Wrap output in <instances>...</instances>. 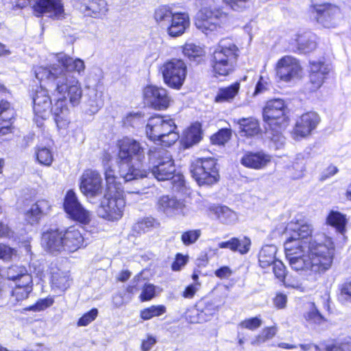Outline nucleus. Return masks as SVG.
<instances>
[{"label": "nucleus", "instance_id": "obj_1", "mask_svg": "<svg viewBox=\"0 0 351 351\" xmlns=\"http://www.w3.org/2000/svg\"><path fill=\"white\" fill-rule=\"evenodd\" d=\"M324 243L311 242L302 245L303 241L286 240L285 250L286 258L292 269L302 272L308 280L315 281L321 274L328 270L332 265L334 256V244L327 237Z\"/></svg>", "mask_w": 351, "mask_h": 351}, {"label": "nucleus", "instance_id": "obj_2", "mask_svg": "<svg viewBox=\"0 0 351 351\" xmlns=\"http://www.w3.org/2000/svg\"><path fill=\"white\" fill-rule=\"evenodd\" d=\"M56 60L59 64H53L50 68L35 67V76L40 82L45 81L48 88L67 93L70 104L76 106L80 103L82 90L79 80L71 71L83 75L86 68L84 62L80 58L73 59L64 53L56 54Z\"/></svg>", "mask_w": 351, "mask_h": 351}, {"label": "nucleus", "instance_id": "obj_3", "mask_svg": "<svg viewBox=\"0 0 351 351\" xmlns=\"http://www.w3.org/2000/svg\"><path fill=\"white\" fill-rule=\"evenodd\" d=\"M118 165L119 174L124 182L136 181L147 177L145 168L144 148L134 138L125 137L118 142Z\"/></svg>", "mask_w": 351, "mask_h": 351}, {"label": "nucleus", "instance_id": "obj_4", "mask_svg": "<svg viewBox=\"0 0 351 351\" xmlns=\"http://www.w3.org/2000/svg\"><path fill=\"white\" fill-rule=\"evenodd\" d=\"M40 243L47 252L55 255L74 252L85 246L84 238L75 226H70L64 230L51 229L44 232Z\"/></svg>", "mask_w": 351, "mask_h": 351}, {"label": "nucleus", "instance_id": "obj_5", "mask_svg": "<svg viewBox=\"0 0 351 351\" xmlns=\"http://www.w3.org/2000/svg\"><path fill=\"white\" fill-rule=\"evenodd\" d=\"M286 110L285 103L281 99L268 101L263 110L265 136L276 149L282 148L285 143L282 131L289 125Z\"/></svg>", "mask_w": 351, "mask_h": 351}, {"label": "nucleus", "instance_id": "obj_6", "mask_svg": "<svg viewBox=\"0 0 351 351\" xmlns=\"http://www.w3.org/2000/svg\"><path fill=\"white\" fill-rule=\"evenodd\" d=\"M106 190L101 202L99 215L108 220L120 219L125 207L124 189L119 178L115 176L114 171L108 167L105 171Z\"/></svg>", "mask_w": 351, "mask_h": 351}, {"label": "nucleus", "instance_id": "obj_7", "mask_svg": "<svg viewBox=\"0 0 351 351\" xmlns=\"http://www.w3.org/2000/svg\"><path fill=\"white\" fill-rule=\"evenodd\" d=\"M149 164L147 175L151 172L158 181L173 179V188L180 191L184 186L185 182L182 176L174 177L176 168L172 156L169 152L158 147H152L148 152Z\"/></svg>", "mask_w": 351, "mask_h": 351}, {"label": "nucleus", "instance_id": "obj_8", "mask_svg": "<svg viewBox=\"0 0 351 351\" xmlns=\"http://www.w3.org/2000/svg\"><path fill=\"white\" fill-rule=\"evenodd\" d=\"M176 130L174 120L169 117H152L146 125L147 136L165 147L172 145L180 138Z\"/></svg>", "mask_w": 351, "mask_h": 351}, {"label": "nucleus", "instance_id": "obj_9", "mask_svg": "<svg viewBox=\"0 0 351 351\" xmlns=\"http://www.w3.org/2000/svg\"><path fill=\"white\" fill-rule=\"evenodd\" d=\"M239 50L230 39H223L213 53V68L215 74L226 76L234 69Z\"/></svg>", "mask_w": 351, "mask_h": 351}, {"label": "nucleus", "instance_id": "obj_10", "mask_svg": "<svg viewBox=\"0 0 351 351\" xmlns=\"http://www.w3.org/2000/svg\"><path fill=\"white\" fill-rule=\"evenodd\" d=\"M190 171L199 185L213 184L219 178L217 162L212 158L197 159L191 164Z\"/></svg>", "mask_w": 351, "mask_h": 351}, {"label": "nucleus", "instance_id": "obj_11", "mask_svg": "<svg viewBox=\"0 0 351 351\" xmlns=\"http://www.w3.org/2000/svg\"><path fill=\"white\" fill-rule=\"evenodd\" d=\"M228 19L227 14L217 8H202L195 21V26L205 34L222 29Z\"/></svg>", "mask_w": 351, "mask_h": 351}, {"label": "nucleus", "instance_id": "obj_12", "mask_svg": "<svg viewBox=\"0 0 351 351\" xmlns=\"http://www.w3.org/2000/svg\"><path fill=\"white\" fill-rule=\"evenodd\" d=\"M160 72L162 75L165 84L172 88L178 90L184 82L187 69L182 60L173 58L161 65Z\"/></svg>", "mask_w": 351, "mask_h": 351}, {"label": "nucleus", "instance_id": "obj_13", "mask_svg": "<svg viewBox=\"0 0 351 351\" xmlns=\"http://www.w3.org/2000/svg\"><path fill=\"white\" fill-rule=\"evenodd\" d=\"M64 208L69 217L80 223L88 224L91 221L92 215L78 201L75 192L69 190L64 197Z\"/></svg>", "mask_w": 351, "mask_h": 351}, {"label": "nucleus", "instance_id": "obj_14", "mask_svg": "<svg viewBox=\"0 0 351 351\" xmlns=\"http://www.w3.org/2000/svg\"><path fill=\"white\" fill-rule=\"evenodd\" d=\"M276 71L280 80L289 82L300 77L302 69L298 60L291 56H285L278 61Z\"/></svg>", "mask_w": 351, "mask_h": 351}, {"label": "nucleus", "instance_id": "obj_15", "mask_svg": "<svg viewBox=\"0 0 351 351\" xmlns=\"http://www.w3.org/2000/svg\"><path fill=\"white\" fill-rule=\"evenodd\" d=\"M312 13L317 23L326 28L335 27L339 21V9L330 4H317L312 7Z\"/></svg>", "mask_w": 351, "mask_h": 351}, {"label": "nucleus", "instance_id": "obj_16", "mask_svg": "<svg viewBox=\"0 0 351 351\" xmlns=\"http://www.w3.org/2000/svg\"><path fill=\"white\" fill-rule=\"evenodd\" d=\"M80 182V191L86 197H94L102 193V179L97 171H85Z\"/></svg>", "mask_w": 351, "mask_h": 351}, {"label": "nucleus", "instance_id": "obj_17", "mask_svg": "<svg viewBox=\"0 0 351 351\" xmlns=\"http://www.w3.org/2000/svg\"><path fill=\"white\" fill-rule=\"evenodd\" d=\"M156 208L158 211L169 217L177 215L185 216L188 212L183 200L170 195L160 197L157 201Z\"/></svg>", "mask_w": 351, "mask_h": 351}, {"label": "nucleus", "instance_id": "obj_18", "mask_svg": "<svg viewBox=\"0 0 351 351\" xmlns=\"http://www.w3.org/2000/svg\"><path fill=\"white\" fill-rule=\"evenodd\" d=\"M289 229L293 231V234L287 240H300L303 241L304 243L302 245H308V243L314 241L324 243V234H319L316 237H312V226L306 221L295 222L291 221L289 224Z\"/></svg>", "mask_w": 351, "mask_h": 351}, {"label": "nucleus", "instance_id": "obj_19", "mask_svg": "<svg viewBox=\"0 0 351 351\" xmlns=\"http://www.w3.org/2000/svg\"><path fill=\"white\" fill-rule=\"evenodd\" d=\"M143 97L146 103L156 110L166 109L170 102L167 90L153 85L144 88Z\"/></svg>", "mask_w": 351, "mask_h": 351}, {"label": "nucleus", "instance_id": "obj_20", "mask_svg": "<svg viewBox=\"0 0 351 351\" xmlns=\"http://www.w3.org/2000/svg\"><path fill=\"white\" fill-rule=\"evenodd\" d=\"M53 94H57L60 97L58 98L53 104L51 105L50 111L54 117L57 127L59 129L66 128L69 123V110L66 104L67 99L69 97L67 93H60L52 88H49Z\"/></svg>", "mask_w": 351, "mask_h": 351}, {"label": "nucleus", "instance_id": "obj_21", "mask_svg": "<svg viewBox=\"0 0 351 351\" xmlns=\"http://www.w3.org/2000/svg\"><path fill=\"white\" fill-rule=\"evenodd\" d=\"M29 3L34 2V10L38 16L47 13L49 16L56 19L64 17V10L62 0H27Z\"/></svg>", "mask_w": 351, "mask_h": 351}, {"label": "nucleus", "instance_id": "obj_22", "mask_svg": "<svg viewBox=\"0 0 351 351\" xmlns=\"http://www.w3.org/2000/svg\"><path fill=\"white\" fill-rule=\"evenodd\" d=\"M320 122V118L315 112L303 114L296 121L293 134L296 137L304 138L311 134Z\"/></svg>", "mask_w": 351, "mask_h": 351}, {"label": "nucleus", "instance_id": "obj_23", "mask_svg": "<svg viewBox=\"0 0 351 351\" xmlns=\"http://www.w3.org/2000/svg\"><path fill=\"white\" fill-rule=\"evenodd\" d=\"M33 110L35 114L42 119H46L51 114V99L48 90L40 86L32 97Z\"/></svg>", "mask_w": 351, "mask_h": 351}, {"label": "nucleus", "instance_id": "obj_24", "mask_svg": "<svg viewBox=\"0 0 351 351\" xmlns=\"http://www.w3.org/2000/svg\"><path fill=\"white\" fill-rule=\"evenodd\" d=\"M271 156L263 151L247 152L241 158V164L247 168L263 169L271 162Z\"/></svg>", "mask_w": 351, "mask_h": 351}, {"label": "nucleus", "instance_id": "obj_25", "mask_svg": "<svg viewBox=\"0 0 351 351\" xmlns=\"http://www.w3.org/2000/svg\"><path fill=\"white\" fill-rule=\"evenodd\" d=\"M330 69L328 64L321 61L310 62V82L311 90L315 91L322 85L326 76L328 74Z\"/></svg>", "mask_w": 351, "mask_h": 351}, {"label": "nucleus", "instance_id": "obj_26", "mask_svg": "<svg viewBox=\"0 0 351 351\" xmlns=\"http://www.w3.org/2000/svg\"><path fill=\"white\" fill-rule=\"evenodd\" d=\"M190 18L186 12H175L169 25L167 27V32L171 37L182 36L190 27Z\"/></svg>", "mask_w": 351, "mask_h": 351}, {"label": "nucleus", "instance_id": "obj_27", "mask_svg": "<svg viewBox=\"0 0 351 351\" xmlns=\"http://www.w3.org/2000/svg\"><path fill=\"white\" fill-rule=\"evenodd\" d=\"M15 116L14 109L5 100L0 101V136L11 132V121Z\"/></svg>", "mask_w": 351, "mask_h": 351}, {"label": "nucleus", "instance_id": "obj_28", "mask_svg": "<svg viewBox=\"0 0 351 351\" xmlns=\"http://www.w3.org/2000/svg\"><path fill=\"white\" fill-rule=\"evenodd\" d=\"M51 204L46 199L38 200L25 213V220L30 224L37 223L50 210Z\"/></svg>", "mask_w": 351, "mask_h": 351}, {"label": "nucleus", "instance_id": "obj_29", "mask_svg": "<svg viewBox=\"0 0 351 351\" xmlns=\"http://www.w3.org/2000/svg\"><path fill=\"white\" fill-rule=\"evenodd\" d=\"M82 8L87 14L94 18H102L108 12L106 0H82Z\"/></svg>", "mask_w": 351, "mask_h": 351}, {"label": "nucleus", "instance_id": "obj_30", "mask_svg": "<svg viewBox=\"0 0 351 351\" xmlns=\"http://www.w3.org/2000/svg\"><path fill=\"white\" fill-rule=\"evenodd\" d=\"M218 246L219 248H228L233 252L238 251L241 254H245L250 251L251 241L246 237L242 239L232 237L227 241L219 243Z\"/></svg>", "mask_w": 351, "mask_h": 351}, {"label": "nucleus", "instance_id": "obj_31", "mask_svg": "<svg viewBox=\"0 0 351 351\" xmlns=\"http://www.w3.org/2000/svg\"><path fill=\"white\" fill-rule=\"evenodd\" d=\"M202 138L199 124H193L187 128L181 138V143L184 148H189L198 143Z\"/></svg>", "mask_w": 351, "mask_h": 351}, {"label": "nucleus", "instance_id": "obj_32", "mask_svg": "<svg viewBox=\"0 0 351 351\" xmlns=\"http://www.w3.org/2000/svg\"><path fill=\"white\" fill-rule=\"evenodd\" d=\"M240 89V83L234 82L232 84L219 89L215 101L217 103L231 102L237 95Z\"/></svg>", "mask_w": 351, "mask_h": 351}, {"label": "nucleus", "instance_id": "obj_33", "mask_svg": "<svg viewBox=\"0 0 351 351\" xmlns=\"http://www.w3.org/2000/svg\"><path fill=\"white\" fill-rule=\"evenodd\" d=\"M32 291V282L25 283L23 281L16 282L12 290L11 300L12 302L19 303L28 298Z\"/></svg>", "mask_w": 351, "mask_h": 351}, {"label": "nucleus", "instance_id": "obj_34", "mask_svg": "<svg viewBox=\"0 0 351 351\" xmlns=\"http://www.w3.org/2000/svg\"><path fill=\"white\" fill-rule=\"evenodd\" d=\"M277 248L275 245H267L262 247L258 254L259 265L262 268L271 266L277 259L276 254Z\"/></svg>", "mask_w": 351, "mask_h": 351}, {"label": "nucleus", "instance_id": "obj_35", "mask_svg": "<svg viewBox=\"0 0 351 351\" xmlns=\"http://www.w3.org/2000/svg\"><path fill=\"white\" fill-rule=\"evenodd\" d=\"M7 277L14 281H23L25 283H32V276L28 274L27 269L21 265H12L7 270Z\"/></svg>", "mask_w": 351, "mask_h": 351}, {"label": "nucleus", "instance_id": "obj_36", "mask_svg": "<svg viewBox=\"0 0 351 351\" xmlns=\"http://www.w3.org/2000/svg\"><path fill=\"white\" fill-rule=\"evenodd\" d=\"M174 13L169 5H160L155 10L154 18L159 26L167 28Z\"/></svg>", "mask_w": 351, "mask_h": 351}, {"label": "nucleus", "instance_id": "obj_37", "mask_svg": "<svg viewBox=\"0 0 351 351\" xmlns=\"http://www.w3.org/2000/svg\"><path fill=\"white\" fill-rule=\"evenodd\" d=\"M298 49L303 53H309L317 47L316 36L311 32L299 35L297 38Z\"/></svg>", "mask_w": 351, "mask_h": 351}, {"label": "nucleus", "instance_id": "obj_38", "mask_svg": "<svg viewBox=\"0 0 351 351\" xmlns=\"http://www.w3.org/2000/svg\"><path fill=\"white\" fill-rule=\"evenodd\" d=\"M239 124L244 136H254L260 132L259 124L254 118L241 119L239 121Z\"/></svg>", "mask_w": 351, "mask_h": 351}, {"label": "nucleus", "instance_id": "obj_39", "mask_svg": "<svg viewBox=\"0 0 351 351\" xmlns=\"http://www.w3.org/2000/svg\"><path fill=\"white\" fill-rule=\"evenodd\" d=\"M215 213L218 219L226 224L234 223L238 220L237 214L226 206L216 207Z\"/></svg>", "mask_w": 351, "mask_h": 351}, {"label": "nucleus", "instance_id": "obj_40", "mask_svg": "<svg viewBox=\"0 0 351 351\" xmlns=\"http://www.w3.org/2000/svg\"><path fill=\"white\" fill-rule=\"evenodd\" d=\"M327 222L329 225L335 227L339 232L343 233L345 231L346 218L341 213L334 210L330 211L327 217Z\"/></svg>", "mask_w": 351, "mask_h": 351}, {"label": "nucleus", "instance_id": "obj_41", "mask_svg": "<svg viewBox=\"0 0 351 351\" xmlns=\"http://www.w3.org/2000/svg\"><path fill=\"white\" fill-rule=\"evenodd\" d=\"M88 99L86 102V112L90 114H95L101 108L102 103L100 96L98 95L97 90L90 89L88 93Z\"/></svg>", "mask_w": 351, "mask_h": 351}, {"label": "nucleus", "instance_id": "obj_42", "mask_svg": "<svg viewBox=\"0 0 351 351\" xmlns=\"http://www.w3.org/2000/svg\"><path fill=\"white\" fill-rule=\"evenodd\" d=\"M167 308L164 305H152L141 311V317L143 320H149L154 317H158L166 313Z\"/></svg>", "mask_w": 351, "mask_h": 351}, {"label": "nucleus", "instance_id": "obj_43", "mask_svg": "<svg viewBox=\"0 0 351 351\" xmlns=\"http://www.w3.org/2000/svg\"><path fill=\"white\" fill-rule=\"evenodd\" d=\"M158 225L156 221L152 217H146L136 223L134 230L138 234L145 233L150 231Z\"/></svg>", "mask_w": 351, "mask_h": 351}, {"label": "nucleus", "instance_id": "obj_44", "mask_svg": "<svg viewBox=\"0 0 351 351\" xmlns=\"http://www.w3.org/2000/svg\"><path fill=\"white\" fill-rule=\"evenodd\" d=\"M277 331L278 328L276 326L263 328L261 333L252 341V344L260 345L261 343L272 339L276 335Z\"/></svg>", "mask_w": 351, "mask_h": 351}, {"label": "nucleus", "instance_id": "obj_45", "mask_svg": "<svg viewBox=\"0 0 351 351\" xmlns=\"http://www.w3.org/2000/svg\"><path fill=\"white\" fill-rule=\"evenodd\" d=\"M52 284L60 289L64 291L70 286L69 277L66 274L56 273L52 276Z\"/></svg>", "mask_w": 351, "mask_h": 351}, {"label": "nucleus", "instance_id": "obj_46", "mask_svg": "<svg viewBox=\"0 0 351 351\" xmlns=\"http://www.w3.org/2000/svg\"><path fill=\"white\" fill-rule=\"evenodd\" d=\"M183 53L189 59L200 58L204 54V50L200 47L193 43H186L183 47Z\"/></svg>", "mask_w": 351, "mask_h": 351}, {"label": "nucleus", "instance_id": "obj_47", "mask_svg": "<svg viewBox=\"0 0 351 351\" xmlns=\"http://www.w3.org/2000/svg\"><path fill=\"white\" fill-rule=\"evenodd\" d=\"M219 311V307L213 301L206 302L204 307L199 315L201 317L198 319V322H203L209 319V318Z\"/></svg>", "mask_w": 351, "mask_h": 351}, {"label": "nucleus", "instance_id": "obj_48", "mask_svg": "<svg viewBox=\"0 0 351 351\" xmlns=\"http://www.w3.org/2000/svg\"><path fill=\"white\" fill-rule=\"evenodd\" d=\"M36 158L40 164L49 166L53 161V154L47 147L38 148Z\"/></svg>", "mask_w": 351, "mask_h": 351}, {"label": "nucleus", "instance_id": "obj_49", "mask_svg": "<svg viewBox=\"0 0 351 351\" xmlns=\"http://www.w3.org/2000/svg\"><path fill=\"white\" fill-rule=\"evenodd\" d=\"M202 232L200 230H190L184 232L181 235V241L185 245H190L195 243L200 237Z\"/></svg>", "mask_w": 351, "mask_h": 351}, {"label": "nucleus", "instance_id": "obj_50", "mask_svg": "<svg viewBox=\"0 0 351 351\" xmlns=\"http://www.w3.org/2000/svg\"><path fill=\"white\" fill-rule=\"evenodd\" d=\"M305 318L308 322L317 324H322L324 320V317L313 304L311 305L308 311L306 313Z\"/></svg>", "mask_w": 351, "mask_h": 351}, {"label": "nucleus", "instance_id": "obj_51", "mask_svg": "<svg viewBox=\"0 0 351 351\" xmlns=\"http://www.w3.org/2000/svg\"><path fill=\"white\" fill-rule=\"evenodd\" d=\"M231 136L230 130L222 129L211 137L213 144L223 145L228 141Z\"/></svg>", "mask_w": 351, "mask_h": 351}, {"label": "nucleus", "instance_id": "obj_52", "mask_svg": "<svg viewBox=\"0 0 351 351\" xmlns=\"http://www.w3.org/2000/svg\"><path fill=\"white\" fill-rule=\"evenodd\" d=\"M53 302V298L51 297L40 299L35 304L29 306L27 309L34 312L41 311L51 306Z\"/></svg>", "mask_w": 351, "mask_h": 351}, {"label": "nucleus", "instance_id": "obj_53", "mask_svg": "<svg viewBox=\"0 0 351 351\" xmlns=\"http://www.w3.org/2000/svg\"><path fill=\"white\" fill-rule=\"evenodd\" d=\"M262 325V320L259 317H252L242 321L239 326L250 330H254Z\"/></svg>", "mask_w": 351, "mask_h": 351}, {"label": "nucleus", "instance_id": "obj_54", "mask_svg": "<svg viewBox=\"0 0 351 351\" xmlns=\"http://www.w3.org/2000/svg\"><path fill=\"white\" fill-rule=\"evenodd\" d=\"M156 295V287L152 284H145L140 295L142 302L148 301L154 298Z\"/></svg>", "mask_w": 351, "mask_h": 351}, {"label": "nucleus", "instance_id": "obj_55", "mask_svg": "<svg viewBox=\"0 0 351 351\" xmlns=\"http://www.w3.org/2000/svg\"><path fill=\"white\" fill-rule=\"evenodd\" d=\"M97 314L98 310L97 308L91 309L79 319L77 325L80 326H86L88 325L96 319Z\"/></svg>", "mask_w": 351, "mask_h": 351}, {"label": "nucleus", "instance_id": "obj_56", "mask_svg": "<svg viewBox=\"0 0 351 351\" xmlns=\"http://www.w3.org/2000/svg\"><path fill=\"white\" fill-rule=\"evenodd\" d=\"M273 271L276 277L280 280H283L285 277V267L284 264L278 260H276L272 265Z\"/></svg>", "mask_w": 351, "mask_h": 351}, {"label": "nucleus", "instance_id": "obj_57", "mask_svg": "<svg viewBox=\"0 0 351 351\" xmlns=\"http://www.w3.org/2000/svg\"><path fill=\"white\" fill-rule=\"evenodd\" d=\"M327 351H351V342L341 341L328 346Z\"/></svg>", "mask_w": 351, "mask_h": 351}, {"label": "nucleus", "instance_id": "obj_58", "mask_svg": "<svg viewBox=\"0 0 351 351\" xmlns=\"http://www.w3.org/2000/svg\"><path fill=\"white\" fill-rule=\"evenodd\" d=\"M201 284L199 282H195L187 286L182 293V296L185 298H192L199 290Z\"/></svg>", "mask_w": 351, "mask_h": 351}, {"label": "nucleus", "instance_id": "obj_59", "mask_svg": "<svg viewBox=\"0 0 351 351\" xmlns=\"http://www.w3.org/2000/svg\"><path fill=\"white\" fill-rule=\"evenodd\" d=\"M14 254V249L8 245L0 244V258L4 261H9Z\"/></svg>", "mask_w": 351, "mask_h": 351}, {"label": "nucleus", "instance_id": "obj_60", "mask_svg": "<svg viewBox=\"0 0 351 351\" xmlns=\"http://www.w3.org/2000/svg\"><path fill=\"white\" fill-rule=\"evenodd\" d=\"M223 2L229 5L234 10H240L243 8L245 3L249 0H223Z\"/></svg>", "mask_w": 351, "mask_h": 351}, {"label": "nucleus", "instance_id": "obj_61", "mask_svg": "<svg viewBox=\"0 0 351 351\" xmlns=\"http://www.w3.org/2000/svg\"><path fill=\"white\" fill-rule=\"evenodd\" d=\"M287 302V297L283 293H278L274 298V304L278 309L285 308Z\"/></svg>", "mask_w": 351, "mask_h": 351}, {"label": "nucleus", "instance_id": "obj_62", "mask_svg": "<svg viewBox=\"0 0 351 351\" xmlns=\"http://www.w3.org/2000/svg\"><path fill=\"white\" fill-rule=\"evenodd\" d=\"M186 263V257L178 254L175 261L172 264V269L173 271H179Z\"/></svg>", "mask_w": 351, "mask_h": 351}, {"label": "nucleus", "instance_id": "obj_63", "mask_svg": "<svg viewBox=\"0 0 351 351\" xmlns=\"http://www.w3.org/2000/svg\"><path fill=\"white\" fill-rule=\"evenodd\" d=\"M341 296L345 300H351V281L344 282L341 285Z\"/></svg>", "mask_w": 351, "mask_h": 351}, {"label": "nucleus", "instance_id": "obj_64", "mask_svg": "<svg viewBox=\"0 0 351 351\" xmlns=\"http://www.w3.org/2000/svg\"><path fill=\"white\" fill-rule=\"evenodd\" d=\"M156 343V339L154 337L149 335L147 339L143 341L141 348L143 351H148Z\"/></svg>", "mask_w": 351, "mask_h": 351}]
</instances>
